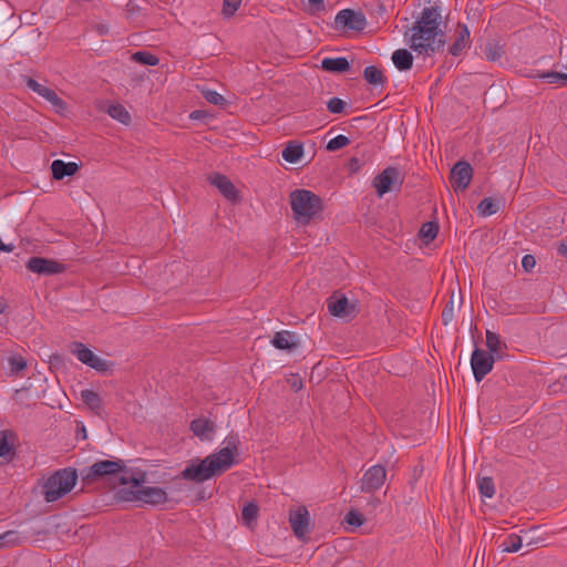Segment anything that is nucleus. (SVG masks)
I'll use <instances>...</instances> for the list:
<instances>
[{
  "label": "nucleus",
  "mask_w": 567,
  "mask_h": 567,
  "mask_svg": "<svg viewBox=\"0 0 567 567\" xmlns=\"http://www.w3.org/2000/svg\"><path fill=\"white\" fill-rule=\"evenodd\" d=\"M190 430L202 441H210L215 431V424L208 419L199 417L190 423Z\"/></svg>",
  "instance_id": "18"
},
{
  "label": "nucleus",
  "mask_w": 567,
  "mask_h": 567,
  "mask_svg": "<svg viewBox=\"0 0 567 567\" xmlns=\"http://www.w3.org/2000/svg\"><path fill=\"white\" fill-rule=\"evenodd\" d=\"M558 251L561 255H567V246L566 245H560L559 248H558Z\"/></svg>",
  "instance_id": "49"
},
{
  "label": "nucleus",
  "mask_w": 567,
  "mask_h": 567,
  "mask_svg": "<svg viewBox=\"0 0 567 567\" xmlns=\"http://www.w3.org/2000/svg\"><path fill=\"white\" fill-rule=\"evenodd\" d=\"M225 445L218 452L206 456L197 463L187 465L183 472V478L202 483L220 475L236 464L238 454L239 437L237 434H229L223 442Z\"/></svg>",
  "instance_id": "2"
},
{
  "label": "nucleus",
  "mask_w": 567,
  "mask_h": 567,
  "mask_svg": "<svg viewBox=\"0 0 567 567\" xmlns=\"http://www.w3.org/2000/svg\"><path fill=\"white\" fill-rule=\"evenodd\" d=\"M290 206L295 219L302 225H307L317 218L323 208L321 198L308 189L291 192Z\"/></svg>",
  "instance_id": "4"
},
{
  "label": "nucleus",
  "mask_w": 567,
  "mask_h": 567,
  "mask_svg": "<svg viewBox=\"0 0 567 567\" xmlns=\"http://www.w3.org/2000/svg\"><path fill=\"white\" fill-rule=\"evenodd\" d=\"M11 373H19L27 367V361L21 355H13L9 359Z\"/></svg>",
  "instance_id": "38"
},
{
  "label": "nucleus",
  "mask_w": 567,
  "mask_h": 567,
  "mask_svg": "<svg viewBox=\"0 0 567 567\" xmlns=\"http://www.w3.org/2000/svg\"><path fill=\"white\" fill-rule=\"evenodd\" d=\"M78 481L76 471L70 467L62 468L48 477L43 485L44 499L55 502L72 491Z\"/></svg>",
  "instance_id": "5"
},
{
  "label": "nucleus",
  "mask_w": 567,
  "mask_h": 567,
  "mask_svg": "<svg viewBox=\"0 0 567 567\" xmlns=\"http://www.w3.org/2000/svg\"><path fill=\"white\" fill-rule=\"evenodd\" d=\"M346 103L339 97H332L327 103V109L329 112L333 114L342 113L344 110Z\"/></svg>",
  "instance_id": "40"
},
{
  "label": "nucleus",
  "mask_w": 567,
  "mask_h": 567,
  "mask_svg": "<svg viewBox=\"0 0 567 567\" xmlns=\"http://www.w3.org/2000/svg\"><path fill=\"white\" fill-rule=\"evenodd\" d=\"M370 504L373 507H377L380 504V499L378 497H372Z\"/></svg>",
  "instance_id": "50"
},
{
  "label": "nucleus",
  "mask_w": 567,
  "mask_h": 567,
  "mask_svg": "<svg viewBox=\"0 0 567 567\" xmlns=\"http://www.w3.org/2000/svg\"><path fill=\"white\" fill-rule=\"evenodd\" d=\"M441 13L436 7H425L414 25L405 35L406 43L419 55L431 56L445 44L444 32L440 29Z\"/></svg>",
  "instance_id": "1"
},
{
  "label": "nucleus",
  "mask_w": 567,
  "mask_h": 567,
  "mask_svg": "<svg viewBox=\"0 0 567 567\" xmlns=\"http://www.w3.org/2000/svg\"><path fill=\"white\" fill-rule=\"evenodd\" d=\"M477 209L482 216H492L499 210V200L486 197L478 204Z\"/></svg>",
  "instance_id": "30"
},
{
  "label": "nucleus",
  "mask_w": 567,
  "mask_h": 567,
  "mask_svg": "<svg viewBox=\"0 0 567 567\" xmlns=\"http://www.w3.org/2000/svg\"><path fill=\"white\" fill-rule=\"evenodd\" d=\"M25 84L28 89L45 99L58 112L65 110V102L50 87L39 83L32 78H27Z\"/></svg>",
  "instance_id": "12"
},
{
  "label": "nucleus",
  "mask_w": 567,
  "mask_h": 567,
  "mask_svg": "<svg viewBox=\"0 0 567 567\" xmlns=\"http://www.w3.org/2000/svg\"><path fill=\"white\" fill-rule=\"evenodd\" d=\"M484 53L488 61H498L505 53L503 47L496 41H489L485 45Z\"/></svg>",
  "instance_id": "32"
},
{
  "label": "nucleus",
  "mask_w": 567,
  "mask_h": 567,
  "mask_svg": "<svg viewBox=\"0 0 567 567\" xmlns=\"http://www.w3.org/2000/svg\"><path fill=\"white\" fill-rule=\"evenodd\" d=\"M495 358L487 351L476 348L471 355V367L474 379L481 382L494 367Z\"/></svg>",
  "instance_id": "10"
},
{
  "label": "nucleus",
  "mask_w": 567,
  "mask_h": 567,
  "mask_svg": "<svg viewBox=\"0 0 567 567\" xmlns=\"http://www.w3.org/2000/svg\"><path fill=\"white\" fill-rule=\"evenodd\" d=\"M132 58L134 61L144 65L154 66L158 64V58L147 51H137Z\"/></svg>",
  "instance_id": "34"
},
{
  "label": "nucleus",
  "mask_w": 567,
  "mask_h": 567,
  "mask_svg": "<svg viewBox=\"0 0 567 567\" xmlns=\"http://www.w3.org/2000/svg\"><path fill=\"white\" fill-rule=\"evenodd\" d=\"M81 400L95 413H99L102 408V402L100 395L93 390H82Z\"/></svg>",
  "instance_id": "27"
},
{
  "label": "nucleus",
  "mask_w": 567,
  "mask_h": 567,
  "mask_svg": "<svg viewBox=\"0 0 567 567\" xmlns=\"http://www.w3.org/2000/svg\"><path fill=\"white\" fill-rule=\"evenodd\" d=\"M363 76L364 80L374 87H382L386 82L382 70L374 65L367 66L363 71Z\"/></svg>",
  "instance_id": "25"
},
{
  "label": "nucleus",
  "mask_w": 567,
  "mask_h": 567,
  "mask_svg": "<svg viewBox=\"0 0 567 567\" xmlns=\"http://www.w3.org/2000/svg\"><path fill=\"white\" fill-rule=\"evenodd\" d=\"M439 233V226L434 221L424 223L421 227L420 235L426 241H432L435 239Z\"/></svg>",
  "instance_id": "35"
},
{
  "label": "nucleus",
  "mask_w": 567,
  "mask_h": 567,
  "mask_svg": "<svg viewBox=\"0 0 567 567\" xmlns=\"http://www.w3.org/2000/svg\"><path fill=\"white\" fill-rule=\"evenodd\" d=\"M386 478V470L383 465L377 464L369 467L361 478V491L372 493L381 488Z\"/></svg>",
  "instance_id": "11"
},
{
  "label": "nucleus",
  "mask_w": 567,
  "mask_h": 567,
  "mask_svg": "<svg viewBox=\"0 0 567 567\" xmlns=\"http://www.w3.org/2000/svg\"><path fill=\"white\" fill-rule=\"evenodd\" d=\"M17 539V534L12 530L6 532L0 535V548L4 547L6 544H13Z\"/></svg>",
  "instance_id": "44"
},
{
  "label": "nucleus",
  "mask_w": 567,
  "mask_h": 567,
  "mask_svg": "<svg viewBox=\"0 0 567 567\" xmlns=\"http://www.w3.org/2000/svg\"><path fill=\"white\" fill-rule=\"evenodd\" d=\"M303 155V145L297 142H289L281 152L282 158L288 163H298Z\"/></svg>",
  "instance_id": "26"
},
{
  "label": "nucleus",
  "mask_w": 567,
  "mask_h": 567,
  "mask_svg": "<svg viewBox=\"0 0 567 567\" xmlns=\"http://www.w3.org/2000/svg\"><path fill=\"white\" fill-rule=\"evenodd\" d=\"M334 23L337 29L362 31L367 25V18L361 11L343 9L337 13Z\"/></svg>",
  "instance_id": "9"
},
{
  "label": "nucleus",
  "mask_w": 567,
  "mask_h": 567,
  "mask_svg": "<svg viewBox=\"0 0 567 567\" xmlns=\"http://www.w3.org/2000/svg\"><path fill=\"white\" fill-rule=\"evenodd\" d=\"M124 472H133L132 470H125L124 462L122 460H102L96 461L91 466H87L81 471L82 480L86 483H93L103 477H111L118 474V477Z\"/></svg>",
  "instance_id": "6"
},
{
  "label": "nucleus",
  "mask_w": 567,
  "mask_h": 567,
  "mask_svg": "<svg viewBox=\"0 0 567 567\" xmlns=\"http://www.w3.org/2000/svg\"><path fill=\"white\" fill-rule=\"evenodd\" d=\"M257 514L258 506L254 503H248L247 505H245L241 512L243 519L246 520L247 523L254 520L257 517Z\"/></svg>",
  "instance_id": "37"
},
{
  "label": "nucleus",
  "mask_w": 567,
  "mask_h": 567,
  "mask_svg": "<svg viewBox=\"0 0 567 567\" xmlns=\"http://www.w3.org/2000/svg\"><path fill=\"white\" fill-rule=\"evenodd\" d=\"M536 266V259L533 255H525L522 258V267L525 271L530 272Z\"/></svg>",
  "instance_id": "43"
},
{
  "label": "nucleus",
  "mask_w": 567,
  "mask_h": 567,
  "mask_svg": "<svg viewBox=\"0 0 567 567\" xmlns=\"http://www.w3.org/2000/svg\"><path fill=\"white\" fill-rule=\"evenodd\" d=\"M321 68L328 72L343 73L349 71L350 63L344 56L324 58L321 60Z\"/></svg>",
  "instance_id": "21"
},
{
  "label": "nucleus",
  "mask_w": 567,
  "mask_h": 567,
  "mask_svg": "<svg viewBox=\"0 0 567 567\" xmlns=\"http://www.w3.org/2000/svg\"><path fill=\"white\" fill-rule=\"evenodd\" d=\"M204 97L212 104L219 105L224 102V97L216 91L206 90L203 92Z\"/></svg>",
  "instance_id": "42"
},
{
  "label": "nucleus",
  "mask_w": 567,
  "mask_h": 567,
  "mask_svg": "<svg viewBox=\"0 0 567 567\" xmlns=\"http://www.w3.org/2000/svg\"><path fill=\"white\" fill-rule=\"evenodd\" d=\"M540 80L549 84H560L563 86H567V73L560 72H543L538 75Z\"/></svg>",
  "instance_id": "31"
},
{
  "label": "nucleus",
  "mask_w": 567,
  "mask_h": 567,
  "mask_svg": "<svg viewBox=\"0 0 567 567\" xmlns=\"http://www.w3.org/2000/svg\"><path fill=\"white\" fill-rule=\"evenodd\" d=\"M241 0H224L223 13L225 17H231L238 10Z\"/></svg>",
  "instance_id": "39"
},
{
  "label": "nucleus",
  "mask_w": 567,
  "mask_h": 567,
  "mask_svg": "<svg viewBox=\"0 0 567 567\" xmlns=\"http://www.w3.org/2000/svg\"><path fill=\"white\" fill-rule=\"evenodd\" d=\"M70 352L83 364L96 370L106 371L109 364L105 360L97 357L91 349H89L82 342H72L70 346Z\"/></svg>",
  "instance_id": "8"
},
{
  "label": "nucleus",
  "mask_w": 567,
  "mask_h": 567,
  "mask_svg": "<svg viewBox=\"0 0 567 567\" xmlns=\"http://www.w3.org/2000/svg\"><path fill=\"white\" fill-rule=\"evenodd\" d=\"M404 182V175L399 168L389 166L378 174L373 179V187L379 197L384 194L399 190Z\"/></svg>",
  "instance_id": "7"
},
{
  "label": "nucleus",
  "mask_w": 567,
  "mask_h": 567,
  "mask_svg": "<svg viewBox=\"0 0 567 567\" xmlns=\"http://www.w3.org/2000/svg\"><path fill=\"white\" fill-rule=\"evenodd\" d=\"M392 62L399 71H408L413 65V55L406 49H398L392 53Z\"/></svg>",
  "instance_id": "23"
},
{
  "label": "nucleus",
  "mask_w": 567,
  "mask_h": 567,
  "mask_svg": "<svg viewBox=\"0 0 567 567\" xmlns=\"http://www.w3.org/2000/svg\"><path fill=\"white\" fill-rule=\"evenodd\" d=\"M271 344L277 349L291 351L297 348L298 342L292 332L284 330L275 333Z\"/></svg>",
  "instance_id": "20"
},
{
  "label": "nucleus",
  "mask_w": 567,
  "mask_h": 567,
  "mask_svg": "<svg viewBox=\"0 0 567 567\" xmlns=\"http://www.w3.org/2000/svg\"><path fill=\"white\" fill-rule=\"evenodd\" d=\"M470 44V30L466 25H462L455 41L450 47L449 51L453 56H458Z\"/></svg>",
  "instance_id": "22"
},
{
  "label": "nucleus",
  "mask_w": 567,
  "mask_h": 567,
  "mask_svg": "<svg viewBox=\"0 0 567 567\" xmlns=\"http://www.w3.org/2000/svg\"><path fill=\"white\" fill-rule=\"evenodd\" d=\"M486 347L488 353L493 354L494 358H502L503 350L506 348L499 334L489 330L486 331Z\"/></svg>",
  "instance_id": "24"
},
{
  "label": "nucleus",
  "mask_w": 567,
  "mask_h": 567,
  "mask_svg": "<svg viewBox=\"0 0 567 567\" xmlns=\"http://www.w3.org/2000/svg\"><path fill=\"white\" fill-rule=\"evenodd\" d=\"M208 179L227 199L233 202L238 199V192L227 176L216 173L210 175Z\"/></svg>",
  "instance_id": "17"
},
{
  "label": "nucleus",
  "mask_w": 567,
  "mask_h": 567,
  "mask_svg": "<svg viewBox=\"0 0 567 567\" xmlns=\"http://www.w3.org/2000/svg\"><path fill=\"white\" fill-rule=\"evenodd\" d=\"M323 1L324 0H308V2L310 3V6L317 10L321 9L323 7Z\"/></svg>",
  "instance_id": "48"
},
{
  "label": "nucleus",
  "mask_w": 567,
  "mask_h": 567,
  "mask_svg": "<svg viewBox=\"0 0 567 567\" xmlns=\"http://www.w3.org/2000/svg\"><path fill=\"white\" fill-rule=\"evenodd\" d=\"M146 473L142 471L124 472L120 476L117 498L124 502H141L148 505H161L167 502V493L157 486H146Z\"/></svg>",
  "instance_id": "3"
},
{
  "label": "nucleus",
  "mask_w": 567,
  "mask_h": 567,
  "mask_svg": "<svg viewBox=\"0 0 567 567\" xmlns=\"http://www.w3.org/2000/svg\"><path fill=\"white\" fill-rule=\"evenodd\" d=\"M107 114L118 121L122 124H128L131 121V115L127 110L122 104H112L107 109Z\"/></svg>",
  "instance_id": "29"
},
{
  "label": "nucleus",
  "mask_w": 567,
  "mask_h": 567,
  "mask_svg": "<svg viewBox=\"0 0 567 567\" xmlns=\"http://www.w3.org/2000/svg\"><path fill=\"white\" fill-rule=\"evenodd\" d=\"M524 545V538L518 534H509L501 545L504 553H517Z\"/></svg>",
  "instance_id": "28"
},
{
  "label": "nucleus",
  "mask_w": 567,
  "mask_h": 567,
  "mask_svg": "<svg viewBox=\"0 0 567 567\" xmlns=\"http://www.w3.org/2000/svg\"><path fill=\"white\" fill-rule=\"evenodd\" d=\"M477 486L482 496L492 498L495 495V485L492 477L480 478Z\"/></svg>",
  "instance_id": "33"
},
{
  "label": "nucleus",
  "mask_w": 567,
  "mask_h": 567,
  "mask_svg": "<svg viewBox=\"0 0 567 567\" xmlns=\"http://www.w3.org/2000/svg\"><path fill=\"white\" fill-rule=\"evenodd\" d=\"M329 312L338 318L351 319L354 317L355 307L344 296L333 295L328 300Z\"/></svg>",
  "instance_id": "15"
},
{
  "label": "nucleus",
  "mask_w": 567,
  "mask_h": 567,
  "mask_svg": "<svg viewBox=\"0 0 567 567\" xmlns=\"http://www.w3.org/2000/svg\"><path fill=\"white\" fill-rule=\"evenodd\" d=\"M350 144V138L346 135H337L336 137L331 138L327 144V150L330 152H336L342 147H346Z\"/></svg>",
  "instance_id": "36"
},
{
  "label": "nucleus",
  "mask_w": 567,
  "mask_h": 567,
  "mask_svg": "<svg viewBox=\"0 0 567 567\" xmlns=\"http://www.w3.org/2000/svg\"><path fill=\"white\" fill-rule=\"evenodd\" d=\"M28 270L38 275H56L64 270V266L55 260L42 257H31L27 264Z\"/></svg>",
  "instance_id": "13"
},
{
  "label": "nucleus",
  "mask_w": 567,
  "mask_h": 567,
  "mask_svg": "<svg viewBox=\"0 0 567 567\" xmlns=\"http://www.w3.org/2000/svg\"><path fill=\"white\" fill-rule=\"evenodd\" d=\"M6 309H7L6 302L0 300V313H3L6 311Z\"/></svg>",
  "instance_id": "51"
},
{
  "label": "nucleus",
  "mask_w": 567,
  "mask_h": 567,
  "mask_svg": "<svg viewBox=\"0 0 567 567\" xmlns=\"http://www.w3.org/2000/svg\"><path fill=\"white\" fill-rule=\"evenodd\" d=\"M522 533L524 534V535H522L523 538H524V544L526 546H528V547L537 546V545H539L543 542V539H540V538H536L534 536H530L529 535L530 534L529 530L528 532H522Z\"/></svg>",
  "instance_id": "45"
},
{
  "label": "nucleus",
  "mask_w": 567,
  "mask_h": 567,
  "mask_svg": "<svg viewBox=\"0 0 567 567\" xmlns=\"http://www.w3.org/2000/svg\"><path fill=\"white\" fill-rule=\"evenodd\" d=\"M344 520L351 525L359 527L363 524L362 515L355 511H350L346 514Z\"/></svg>",
  "instance_id": "41"
},
{
  "label": "nucleus",
  "mask_w": 567,
  "mask_h": 567,
  "mask_svg": "<svg viewBox=\"0 0 567 567\" xmlns=\"http://www.w3.org/2000/svg\"><path fill=\"white\" fill-rule=\"evenodd\" d=\"M289 522L293 534L299 539L303 538L309 533V512L306 507L300 506L291 511Z\"/></svg>",
  "instance_id": "16"
},
{
  "label": "nucleus",
  "mask_w": 567,
  "mask_h": 567,
  "mask_svg": "<svg viewBox=\"0 0 567 567\" xmlns=\"http://www.w3.org/2000/svg\"><path fill=\"white\" fill-rule=\"evenodd\" d=\"M11 450V446L4 436H0V457L6 456Z\"/></svg>",
  "instance_id": "47"
},
{
  "label": "nucleus",
  "mask_w": 567,
  "mask_h": 567,
  "mask_svg": "<svg viewBox=\"0 0 567 567\" xmlns=\"http://www.w3.org/2000/svg\"><path fill=\"white\" fill-rule=\"evenodd\" d=\"M472 177L473 168L467 162L460 161L451 169V183L455 189H466Z\"/></svg>",
  "instance_id": "14"
},
{
  "label": "nucleus",
  "mask_w": 567,
  "mask_h": 567,
  "mask_svg": "<svg viewBox=\"0 0 567 567\" xmlns=\"http://www.w3.org/2000/svg\"><path fill=\"white\" fill-rule=\"evenodd\" d=\"M453 319V305H447L442 312V321L449 324Z\"/></svg>",
  "instance_id": "46"
},
{
  "label": "nucleus",
  "mask_w": 567,
  "mask_h": 567,
  "mask_svg": "<svg viewBox=\"0 0 567 567\" xmlns=\"http://www.w3.org/2000/svg\"><path fill=\"white\" fill-rule=\"evenodd\" d=\"M79 169V165L74 162H63L55 159L51 164V171L54 179H63L66 176L74 175Z\"/></svg>",
  "instance_id": "19"
},
{
  "label": "nucleus",
  "mask_w": 567,
  "mask_h": 567,
  "mask_svg": "<svg viewBox=\"0 0 567 567\" xmlns=\"http://www.w3.org/2000/svg\"><path fill=\"white\" fill-rule=\"evenodd\" d=\"M564 68L567 70V62L564 64Z\"/></svg>",
  "instance_id": "52"
}]
</instances>
